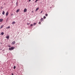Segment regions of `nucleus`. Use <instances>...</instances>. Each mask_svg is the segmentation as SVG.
<instances>
[{
	"label": "nucleus",
	"mask_w": 75,
	"mask_h": 75,
	"mask_svg": "<svg viewBox=\"0 0 75 75\" xmlns=\"http://www.w3.org/2000/svg\"><path fill=\"white\" fill-rule=\"evenodd\" d=\"M14 47H12L11 48H9L8 50L10 51H11L13 50H14Z\"/></svg>",
	"instance_id": "1"
},
{
	"label": "nucleus",
	"mask_w": 75,
	"mask_h": 75,
	"mask_svg": "<svg viewBox=\"0 0 75 75\" xmlns=\"http://www.w3.org/2000/svg\"><path fill=\"white\" fill-rule=\"evenodd\" d=\"M16 44V42L15 41H14L12 42L11 44H12V45H14V44Z\"/></svg>",
	"instance_id": "2"
},
{
	"label": "nucleus",
	"mask_w": 75,
	"mask_h": 75,
	"mask_svg": "<svg viewBox=\"0 0 75 75\" xmlns=\"http://www.w3.org/2000/svg\"><path fill=\"white\" fill-rule=\"evenodd\" d=\"M6 38H7L8 40V39H9V38H10V36L8 35L6 37Z\"/></svg>",
	"instance_id": "3"
},
{
	"label": "nucleus",
	"mask_w": 75,
	"mask_h": 75,
	"mask_svg": "<svg viewBox=\"0 0 75 75\" xmlns=\"http://www.w3.org/2000/svg\"><path fill=\"white\" fill-rule=\"evenodd\" d=\"M8 12H7L6 14V16H8Z\"/></svg>",
	"instance_id": "4"
},
{
	"label": "nucleus",
	"mask_w": 75,
	"mask_h": 75,
	"mask_svg": "<svg viewBox=\"0 0 75 75\" xmlns=\"http://www.w3.org/2000/svg\"><path fill=\"white\" fill-rule=\"evenodd\" d=\"M43 20H44V19H43V18H41V19H40L41 21H43Z\"/></svg>",
	"instance_id": "5"
},
{
	"label": "nucleus",
	"mask_w": 75,
	"mask_h": 75,
	"mask_svg": "<svg viewBox=\"0 0 75 75\" xmlns=\"http://www.w3.org/2000/svg\"><path fill=\"white\" fill-rule=\"evenodd\" d=\"M24 12H25L26 11H27V9L26 8L25 9H24Z\"/></svg>",
	"instance_id": "6"
},
{
	"label": "nucleus",
	"mask_w": 75,
	"mask_h": 75,
	"mask_svg": "<svg viewBox=\"0 0 75 75\" xmlns=\"http://www.w3.org/2000/svg\"><path fill=\"white\" fill-rule=\"evenodd\" d=\"M4 13H5V12H4V11H3L2 12V14L3 15H4Z\"/></svg>",
	"instance_id": "7"
},
{
	"label": "nucleus",
	"mask_w": 75,
	"mask_h": 75,
	"mask_svg": "<svg viewBox=\"0 0 75 75\" xmlns=\"http://www.w3.org/2000/svg\"><path fill=\"white\" fill-rule=\"evenodd\" d=\"M39 8H36V10H35V11H38V10Z\"/></svg>",
	"instance_id": "8"
},
{
	"label": "nucleus",
	"mask_w": 75,
	"mask_h": 75,
	"mask_svg": "<svg viewBox=\"0 0 75 75\" xmlns=\"http://www.w3.org/2000/svg\"><path fill=\"white\" fill-rule=\"evenodd\" d=\"M16 22H13L12 23V24H15Z\"/></svg>",
	"instance_id": "9"
},
{
	"label": "nucleus",
	"mask_w": 75,
	"mask_h": 75,
	"mask_svg": "<svg viewBox=\"0 0 75 75\" xmlns=\"http://www.w3.org/2000/svg\"><path fill=\"white\" fill-rule=\"evenodd\" d=\"M1 35H4V32H2L1 33Z\"/></svg>",
	"instance_id": "10"
},
{
	"label": "nucleus",
	"mask_w": 75,
	"mask_h": 75,
	"mask_svg": "<svg viewBox=\"0 0 75 75\" xmlns=\"http://www.w3.org/2000/svg\"><path fill=\"white\" fill-rule=\"evenodd\" d=\"M3 21L2 19H0V22H1Z\"/></svg>",
	"instance_id": "11"
},
{
	"label": "nucleus",
	"mask_w": 75,
	"mask_h": 75,
	"mask_svg": "<svg viewBox=\"0 0 75 75\" xmlns=\"http://www.w3.org/2000/svg\"><path fill=\"white\" fill-rule=\"evenodd\" d=\"M3 26H4V25L1 26V27H0V28H2L3 27Z\"/></svg>",
	"instance_id": "12"
},
{
	"label": "nucleus",
	"mask_w": 75,
	"mask_h": 75,
	"mask_svg": "<svg viewBox=\"0 0 75 75\" xmlns=\"http://www.w3.org/2000/svg\"><path fill=\"white\" fill-rule=\"evenodd\" d=\"M45 15L46 17H47V16H48V14H47V13H46Z\"/></svg>",
	"instance_id": "13"
},
{
	"label": "nucleus",
	"mask_w": 75,
	"mask_h": 75,
	"mask_svg": "<svg viewBox=\"0 0 75 75\" xmlns=\"http://www.w3.org/2000/svg\"><path fill=\"white\" fill-rule=\"evenodd\" d=\"M18 11H19V9L17 10L16 11V12H17V13H18Z\"/></svg>",
	"instance_id": "14"
},
{
	"label": "nucleus",
	"mask_w": 75,
	"mask_h": 75,
	"mask_svg": "<svg viewBox=\"0 0 75 75\" xmlns=\"http://www.w3.org/2000/svg\"><path fill=\"white\" fill-rule=\"evenodd\" d=\"M36 25V23H34L33 25Z\"/></svg>",
	"instance_id": "15"
},
{
	"label": "nucleus",
	"mask_w": 75,
	"mask_h": 75,
	"mask_svg": "<svg viewBox=\"0 0 75 75\" xmlns=\"http://www.w3.org/2000/svg\"><path fill=\"white\" fill-rule=\"evenodd\" d=\"M13 69H16V66H14V67H13Z\"/></svg>",
	"instance_id": "16"
},
{
	"label": "nucleus",
	"mask_w": 75,
	"mask_h": 75,
	"mask_svg": "<svg viewBox=\"0 0 75 75\" xmlns=\"http://www.w3.org/2000/svg\"><path fill=\"white\" fill-rule=\"evenodd\" d=\"M43 18H44V19H45L46 18V17L45 16H44L43 17Z\"/></svg>",
	"instance_id": "17"
},
{
	"label": "nucleus",
	"mask_w": 75,
	"mask_h": 75,
	"mask_svg": "<svg viewBox=\"0 0 75 75\" xmlns=\"http://www.w3.org/2000/svg\"><path fill=\"white\" fill-rule=\"evenodd\" d=\"M18 4V2H17L16 3V6H17V4Z\"/></svg>",
	"instance_id": "18"
},
{
	"label": "nucleus",
	"mask_w": 75,
	"mask_h": 75,
	"mask_svg": "<svg viewBox=\"0 0 75 75\" xmlns=\"http://www.w3.org/2000/svg\"><path fill=\"white\" fill-rule=\"evenodd\" d=\"M33 25L32 24L30 25V27H32V26H33Z\"/></svg>",
	"instance_id": "19"
},
{
	"label": "nucleus",
	"mask_w": 75,
	"mask_h": 75,
	"mask_svg": "<svg viewBox=\"0 0 75 75\" xmlns=\"http://www.w3.org/2000/svg\"><path fill=\"white\" fill-rule=\"evenodd\" d=\"M1 9H3V7H1Z\"/></svg>",
	"instance_id": "20"
},
{
	"label": "nucleus",
	"mask_w": 75,
	"mask_h": 75,
	"mask_svg": "<svg viewBox=\"0 0 75 75\" xmlns=\"http://www.w3.org/2000/svg\"><path fill=\"white\" fill-rule=\"evenodd\" d=\"M7 28H10V26H8Z\"/></svg>",
	"instance_id": "21"
},
{
	"label": "nucleus",
	"mask_w": 75,
	"mask_h": 75,
	"mask_svg": "<svg viewBox=\"0 0 75 75\" xmlns=\"http://www.w3.org/2000/svg\"><path fill=\"white\" fill-rule=\"evenodd\" d=\"M42 11H42L40 13H42Z\"/></svg>",
	"instance_id": "22"
},
{
	"label": "nucleus",
	"mask_w": 75,
	"mask_h": 75,
	"mask_svg": "<svg viewBox=\"0 0 75 75\" xmlns=\"http://www.w3.org/2000/svg\"><path fill=\"white\" fill-rule=\"evenodd\" d=\"M39 24H41V22H39Z\"/></svg>",
	"instance_id": "23"
},
{
	"label": "nucleus",
	"mask_w": 75,
	"mask_h": 75,
	"mask_svg": "<svg viewBox=\"0 0 75 75\" xmlns=\"http://www.w3.org/2000/svg\"><path fill=\"white\" fill-rule=\"evenodd\" d=\"M37 1L36 0V1H35V3H37Z\"/></svg>",
	"instance_id": "24"
},
{
	"label": "nucleus",
	"mask_w": 75,
	"mask_h": 75,
	"mask_svg": "<svg viewBox=\"0 0 75 75\" xmlns=\"http://www.w3.org/2000/svg\"><path fill=\"white\" fill-rule=\"evenodd\" d=\"M29 1L30 2V1H31V0H29Z\"/></svg>",
	"instance_id": "25"
},
{
	"label": "nucleus",
	"mask_w": 75,
	"mask_h": 75,
	"mask_svg": "<svg viewBox=\"0 0 75 75\" xmlns=\"http://www.w3.org/2000/svg\"><path fill=\"white\" fill-rule=\"evenodd\" d=\"M29 24H30V23H27V25H29Z\"/></svg>",
	"instance_id": "26"
},
{
	"label": "nucleus",
	"mask_w": 75,
	"mask_h": 75,
	"mask_svg": "<svg viewBox=\"0 0 75 75\" xmlns=\"http://www.w3.org/2000/svg\"><path fill=\"white\" fill-rule=\"evenodd\" d=\"M8 47H10V45L8 46Z\"/></svg>",
	"instance_id": "27"
},
{
	"label": "nucleus",
	"mask_w": 75,
	"mask_h": 75,
	"mask_svg": "<svg viewBox=\"0 0 75 75\" xmlns=\"http://www.w3.org/2000/svg\"><path fill=\"white\" fill-rule=\"evenodd\" d=\"M13 15V14H12L11 15L12 16Z\"/></svg>",
	"instance_id": "28"
},
{
	"label": "nucleus",
	"mask_w": 75,
	"mask_h": 75,
	"mask_svg": "<svg viewBox=\"0 0 75 75\" xmlns=\"http://www.w3.org/2000/svg\"><path fill=\"white\" fill-rule=\"evenodd\" d=\"M37 1H38V0H36Z\"/></svg>",
	"instance_id": "29"
}]
</instances>
